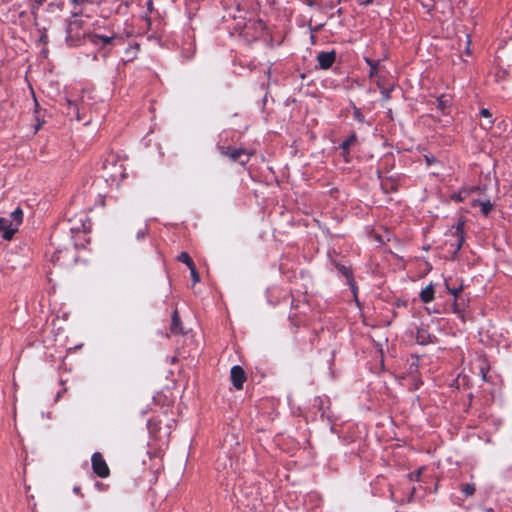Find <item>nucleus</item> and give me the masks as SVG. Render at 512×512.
Masks as SVG:
<instances>
[{"label":"nucleus","instance_id":"nucleus-1","mask_svg":"<svg viewBox=\"0 0 512 512\" xmlns=\"http://www.w3.org/2000/svg\"><path fill=\"white\" fill-rule=\"evenodd\" d=\"M104 177L113 184L119 183L126 175V169L121 160L111 156L103 164Z\"/></svg>","mask_w":512,"mask_h":512},{"label":"nucleus","instance_id":"nucleus-2","mask_svg":"<svg viewBox=\"0 0 512 512\" xmlns=\"http://www.w3.org/2000/svg\"><path fill=\"white\" fill-rule=\"evenodd\" d=\"M91 460L92 468L95 474L101 478H106L109 476V467L100 453H94Z\"/></svg>","mask_w":512,"mask_h":512},{"label":"nucleus","instance_id":"nucleus-3","mask_svg":"<svg viewBox=\"0 0 512 512\" xmlns=\"http://www.w3.org/2000/svg\"><path fill=\"white\" fill-rule=\"evenodd\" d=\"M231 380L236 389H241L246 380L244 370L240 366H233L231 369Z\"/></svg>","mask_w":512,"mask_h":512},{"label":"nucleus","instance_id":"nucleus-4","mask_svg":"<svg viewBox=\"0 0 512 512\" xmlns=\"http://www.w3.org/2000/svg\"><path fill=\"white\" fill-rule=\"evenodd\" d=\"M0 220L3 221L0 225V232H3L4 239L10 240L18 228L13 222H11L10 218H0Z\"/></svg>","mask_w":512,"mask_h":512},{"label":"nucleus","instance_id":"nucleus-5","mask_svg":"<svg viewBox=\"0 0 512 512\" xmlns=\"http://www.w3.org/2000/svg\"><path fill=\"white\" fill-rule=\"evenodd\" d=\"M223 154L230 157L232 160L240 161L242 164H244L246 161H248L250 154L242 149H234L231 150L229 148H223L222 151Z\"/></svg>","mask_w":512,"mask_h":512},{"label":"nucleus","instance_id":"nucleus-6","mask_svg":"<svg viewBox=\"0 0 512 512\" xmlns=\"http://www.w3.org/2000/svg\"><path fill=\"white\" fill-rule=\"evenodd\" d=\"M335 58H336V54H335L334 51L321 52L317 56V60H318L319 66L322 69L330 68L332 66V64L334 63Z\"/></svg>","mask_w":512,"mask_h":512},{"label":"nucleus","instance_id":"nucleus-7","mask_svg":"<svg viewBox=\"0 0 512 512\" xmlns=\"http://www.w3.org/2000/svg\"><path fill=\"white\" fill-rule=\"evenodd\" d=\"M81 27V23L79 20H74L70 22L67 30V41L71 44L75 43V39H79L81 34L78 33V29ZM82 36H85L83 33Z\"/></svg>","mask_w":512,"mask_h":512},{"label":"nucleus","instance_id":"nucleus-8","mask_svg":"<svg viewBox=\"0 0 512 512\" xmlns=\"http://www.w3.org/2000/svg\"><path fill=\"white\" fill-rule=\"evenodd\" d=\"M472 206H479L483 215L487 216L491 211L493 205L489 200H472Z\"/></svg>","mask_w":512,"mask_h":512},{"label":"nucleus","instance_id":"nucleus-9","mask_svg":"<svg viewBox=\"0 0 512 512\" xmlns=\"http://www.w3.org/2000/svg\"><path fill=\"white\" fill-rule=\"evenodd\" d=\"M434 286L432 284L426 286L420 293V298L424 303L431 302L434 298Z\"/></svg>","mask_w":512,"mask_h":512},{"label":"nucleus","instance_id":"nucleus-10","mask_svg":"<svg viewBox=\"0 0 512 512\" xmlns=\"http://www.w3.org/2000/svg\"><path fill=\"white\" fill-rule=\"evenodd\" d=\"M480 115L484 118L487 119V122L483 123L482 124V127L485 129V130H490L493 126V123H494V120L492 118V114L491 112L487 109V108H483L481 111H480Z\"/></svg>","mask_w":512,"mask_h":512},{"label":"nucleus","instance_id":"nucleus-11","mask_svg":"<svg viewBox=\"0 0 512 512\" xmlns=\"http://www.w3.org/2000/svg\"><path fill=\"white\" fill-rule=\"evenodd\" d=\"M22 217H23V212L20 208H17L10 214L11 222H13L15 224V226H17V228L20 226V224L22 222Z\"/></svg>","mask_w":512,"mask_h":512},{"label":"nucleus","instance_id":"nucleus-12","mask_svg":"<svg viewBox=\"0 0 512 512\" xmlns=\"http://www.w3.org/2000/svg\"><path fill=\"white\" fill-rule=\"evenodd\" d=\"M87 37L94 44H98L99 41L103 42V44H107L113 39L112 36L108 37V36H99V35H91V34L87 35Z\"/></svg>","mask_w":512,"mask_h":512},{"label":"nucleus","instance_id":"nucleus-13","mask_svg":"<svg viewBox=\"0 0 512 512\" xmlns=\"http://www.w3.org/2000/svg\"><path fill=\"white\" fill-rule=\"evenodd\" d=\"M416 340L419 344H427L430 342V335L423 329L418 330Z\"/></svg>","mask_w":512,"mask_h":512},{"label":"nucleus","instance_id":"nucleus-14","mask_svg":"<svg viewBox=\"0 0 512 512\" xmlns=\"http://www.w3.org/2000/svg\"><path fill=\"white\" fill-rule=\"evenodd\" d=\"M463 225H464L463 222H459L457 224V227H456V233H457V236H458V239H457V249H459L462 246L463 242H464Z\"/></svg>","mask_w":512,"mask_h":512},{"label":"nucleus","instance_id":"nucleus-15","mask_svg":"<svg viewBox=\"0 0 512 512\" xmlns=\"http://www.w3.org/2000/svg\"><path fill=\"white\" fill-rule=\"evenodd\" d=\"M171 330L174 333H180L181 332L180 319H179L178 314H177L176 311L173 313V316H172Z\"/></svg>","mask_w":512,"mask_h":512},{"label":"nucleus","instance_id":"nucleus-16","mask_svg":"<svg viewBox=\"0 0 512 512\" xmlns=\"http://www.w3.org/2000/svg\"><path fill=\"white\" fill-rule=\"evenodd\" d=\"M365 62L370 66V77H374L378 71V62H374L369 58H365Z\"/></svg>","mask_w":512,"mask_h":512},{"label":"nucleus","instance_id":"nucleus-17","mask_svg":"<svg viewBox=\"0 0 512 512\" xmlns=\"http://www.w3.org/2000/svg\"><path fill=\"white\" fill-rule=\"evenodd\" d=\"M357 140V137L356 135H351L346 141H344L341 145L342 149L344 150L345 153L348 152L350 146H352Z\"/></svg>","mask_w":512,"mask_h":512},{"label":"nucleus","instance_id":"nucleus-18","mask_svg":"<svg viewBox=\"0 0 512 512\" xmlns=\"http://www.w3.org/2000/svg\"><path fill=\"white\" fill-rule=\"evenodd\" d=\"M178 260L185 263L188 268L192 267L193 265H195L191 259V257L188 255V253L186 252H182L179 256H178Z\"/></svg>","mask_w":512,"mask_h":512},{"label":"nucleus","instance_id":"nucleus-19","mask_svg":"<svg viewBox=\"0 0 512 512\" xmlns=\"http://www.w3.org/2000/svg\"><path fill=\"white\" fill-rule=\"evenodd\" d=\"M462 492L466 495V496H471L474 494L475 492V486L474 484H464L462 485Z\"/></svg>","mask_w":512,"mask_h":512},{"label":"nucleus","instance_id":"nucleus-20","mask_svg":"<svg viewBox=\"0 0 512 512\" xmlns=\"http://www.w3.org/2000/svg\"><path fill=\"white\" fill-rule=\"evenodd\" d=\"M438 108L442 111H444L445 107L448 105L449 101L444 96L437 99Z\"/></svg>","mask_w":512,"mask_h":512},{"label":"nucleus","instance_id":"nucleus-21","mask_svg":"<svg viewBox=\"0 0 512 512\" xmlns=\"http://www.w3.org/2000/svg\"><path fill=\"white\" fill-rule=\"evenodd\" d=\"M190 272H191V276H192V279H193V282L194 283H197L199 282L200 278H199V274L196 270V267L195 265H193L192 267L189 268Z\"/></svg>","mask_w":512,"mask_h":512},{"label":"nucleus","instance_id":"nucleus-22","mask_svg":"<svg viewBox=\"0 0 512 512\" xmlns=\"http://www.w3.org/2000/svg\"><path fill=\"white\" fill-rule=\"evenodd\" d=\"M463 287L459 286L458 288L449 289V292L454 296L457 297L458 294L462 291Z\"/></svg>","mask_w":512,"mask_h":512},{"label":"nucleus","instance_id":"nucleus-23","mask_svg":"<svg viewBox=\"0 0 512 512\" xmlns=\"http://www.w3.org/2000/svg\"><path fill=\"white\" fill-rule=\"evenodd\" d=\"M454 200L456 201H463L465 199V195H463L462 192H460L459 194L457 195H453L452 197Z\"/></svg>","mask_w":512,"mask_h":512},{"label":"nucleus","instance_id":"nucleus-24","mask_svg":"<svg viewBox=\"0 0 512 512\" xmlns=\"http://www.w3.org/2000/svg\"><path fill=\"white\" fill-rule=\"evenodd\" d=\"M86 0H72V2L76 5H81L85 2Z\"/></svg>","mask_w":512,"mask_h":512},{"label":"nucleus","instance_id":"nucleus-25","mask_svg":"<svg viewBox=\"0 0 512 512\" xmlns=\"http://www.w3.org/2000/svg\"><path fill=\"white\" fill-rule=\"evenodd\" d=\"M371 2H372V0H364V1H363V3H364V4H369V3H371Z\"/></svg>","mask_w":512,"mask_h":512},{"label":"nucleus","instance_id":"nucleus-26","mask_svg":"<svg viewBox=\"0 0 512 512\" xmlns=\"http://www.w3.org/2000/svg\"><path fill=\"white\" fill-rule=\"evenodd\" d=\"M74 491H75V492H78V491H79V488H78V487H75V488H74Z\"/></svg>","mask_w":512,"mask_h":512}]
</instances>
